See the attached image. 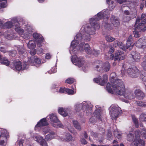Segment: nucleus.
Here are the masks:
<instances>
[{
  "mask_svg": "<svg viewBox=\"0 0 146 146\" xmlns=\"http://www.w3.org/2000/svg\"><path fill=\"white\" fill-rule=\"evenodd\" d=\"M109 14V11L108 9L105 10L99 13L94 18L90 19V26H83L80 32L75 36L74 40L71 42L70 52L72 55V62L73 64L78 67H82L84 72H86L88 69V66L84 65V61L82 57L78 58L75 55L78 53L79 49L80 51L84 50V41H89L91 39L90 35L95 34V30L100 28V25L97 23V21L103 18L105 22L103 23V24L105 28L108 30L111 29L110 25L108 23V15Z\"/></svg>",
  "mask_w": 146,
  "mask_h": 146,
  "instance_id": "nucleus-1",
  "label": "nucleus"
},
{
  "mask_svg": "<svg viewBox=\"0 0 146 146\" xmlns=\"http://www.w3.org/2000/svg\"><path fill=\"white\" fill-rule=\"evenodd\" d=\"M115 73L111 74L110 76L111 83H107L106 90L110 93L113 94L116 93L118 95L123 96L125 98L131 100L134 98L131 91L130 90L125 89L123 82L121 80H115L114 76Z\"/></svg>",
  "mask_w": 146,
  "mask_h": 146,
  "instance_id": "nucleus-2",
  "label": "nucleus"
},
{
  "mask_svg": "<svg viewBox=\"0 0 146 146\" xmlns=\"http://www.w3.org/2000/svg\"><path fill=\"white\" fill-rule=\"evenodd\" d=\"M14 24L15 25V30L20 35H22L24 32V30L21 28L20 25L18 22L17 18L15 17L12 19L11 22L9 21L6 22L3 26H2V28H11Z\"/></svg>",
  "mask_w": 146,
  "mask_h": 146,
  "instance_id": "nucleus-3",
  "label": "nucleus"
},
{
  "mask_svg": "<svg viewBox=\"0 0 146 146\" xmlns=\"http://www.w3.org/2000/svg\"><path fill=\"white\" fill-rule=\"evenodd\" d=\"M81 107L85 114L87 115L91 112L92 106L90 102L84 101L81 104H76L75 106V109L76 112L80 110Z\"/></svg>",
  "mask_w": 146,
  "mask_h": 146,
  "instance_id": "nucleus-4",
  "label": "nucleus"
},
{
  "mask_svg": "<svg viewBox=\"0 0 146 146\" xmlns=\"http://www.w3.org/2000/svg\"><path fill=\"white\" fill-rule=\"evenodd\" d=\"M121 73L123 76L125 74H127L130 77L133 78L138 77L140 74L139 70L135 66L129 68L126 70L123 68Z\"/></svg>",
  "mask_w": 146,
  "mask_h": 146,
  "instance_id": "nucleus-5",
  "label": "nucleus"
},
{
  "mask_svg": "<svg viewBox=\"0 0 146 146\" xmlns=\"http://www.w3.org/2000/svg\"><path fill=\"white\" fill-rule=\"evenodd\" d=\"M27 63L26 62H23L22 64L21 62L19 61H15L13 62L11 65V68L14 70H23L27 68Z\"/></svg>",
  "mask_w": 146,
  "mask_h": 146,
  "instance_id": "nucleus-6",
  "label": "nucleus"
},
{
  "mask_svg": "<svg viewBox=\"0 0 146 146\" xmlns=\"http://www.w3.org/2000/svg\"><path fill=\"white\" fill-rule=\"evenodd\" d=\"M98 65L96 67V70L98 71L103 70L105 72L109 71L110 68V65L108 62L103 63L101 61H98Z\"/></svg>",
  "mask_w": 146,
  "mask_h": 146,
  "instance_id": "nucleus-7",
  "label": "nucleus"
},
{
  "mask_svg": "<svg viewBox=\"0 0 146 146\" xmlns=\"http://www.w3.org/2000/svg\"><path fill=\"white\" fill-rule=\"evenodd\" d=\"M110 113L112 119H116L122 113L121 108L118 106L112 105Z\"/></svg>",
  "mask_w": 146,
  "mask_h": 146,
  "instance_id": "nucleus-8",
  "label": "nucleus"
},
{
  "mask_svg": "<svg viewBox=\"0 0 146 146\" xmlns=\"http://www.w3.org/2000/svg\"><path fill=\"white\" fill-rule=\"evenodd\" d=\"M48 117H49V118L52 122V125L53 127H58L61 128L63 127V125L58 119L56 114L52 113L50 114Z\"/></svg>",
  "mask_w": 146,
  "mask_h": 146,
  "instance_id": "nucleus-9",
  "label": "nucleus"
},
{
  "mask_svg": "<svg viewBox=\"0 0 146 146\" xmlns=\"http://www.w3.org/2000/svg\"><path fill=\"white\" fill-rule=\"evenodd\" d=\"M0 146H5L7 138L9 136V133L6 130L2 128H0Z\"/></svg>",
  "mask_w": 146,
  "mask_h": 146,
  "instance_id": "nucleus-10",
  "label": "nucleus"
},
{
  "mask_svg": "<svg viewBox=\"0 0 146 146\" xmlns=\"http://www.w3.org/2000/svg\"><path fill=\"white\" fill-rule=\"evenodd\" d=\"M139 133L138 131L135 133V139L134 141L131 143V146H144L145 142L139 137Z\"/></svg>",
  "mask_w": 146,
  "mask_h": 146,
  "instance_id": "nucleus-11",
  "label": "nucleus"
},
{
  "mask_svg": "<svg viewBox=\"0 0 146 146\" xmlns=\"http://www.w3.org/2000/svg\"><path fill=\"white\" fill-rule=\"evenodd\" d=\"M43 132L45 134L48 133L45 136V139L47 140H51L56 137L55 133L47 128H46L43 130Z\"/></svg>",
  "mask_w": 146,
  "mask_h": 146,
  "instance_id": "nucleus-12",
  "label": "nucleus"
},
{
  "mask_svg": "<svg viewBox=\"0 0 146 146\" xmlns=\"http://www.w3.org/2000/svg\"><path fill=\"white\" fill-rule=\"evenodd\" d=\"M33 36L34 38V41L36 43L37 45L39 46L43 41V38L42 35L37 33H35L33 34Z\"/></svg>",
  "mask_w": 146,
  "mask_h": 146,
  "instance_id": "nucleus-13",
  "label": "nucleus"
},
{
  "mask_svg": "<svg viewBox=\"0 0 146 146\" xmlns=\"http://www.w3.org/2000/svg\"><path fill=\"white\" fill-rule=\"evenodd\" d=\"M108 79V76L106 75H104L102 77H99L98 78H94V81L95 82L98 83L102 86L104 85Z\"/></svg>",
  "mask_w": 146,
  "mask_h": 146,
  "instance_id": "nucleus-14",
  "label": "nucleus"
},
{
  "mask_svg": "<svg viewBox=\"0 0 146 146\" xmlns=\"http://www.w3.org/2000/svg\"><path fill=\"white\" fill-rule=\"evenodd\" d=\"M135 45L139 48H146V37L139 39L136 42Z\"/></svg>",
  "mask_w": 146,
  "mask_h": 146,
  "instance_id": "nucleus-15",
  "label": "nucleus"
},
{
  "mask_svg": "<svg viewBox=\"0 0 146 146\" xmlns=\"http://www.w3.org/2000/svg\"><path fill=\"white\" fill-rule=\"evenodd\" d=\"M29 61L32 65H35L36 67L38 66L41 62L40 59L36 56L31 57Z\"/></svg>",
  "mask_w": 146,
  "mask_h": 146,
  "instance_id": "nucleus-16",
  "label": "nucleus"
},
{
  "mask_svg": "<svg viewBox=\"0 0 146 146\" xmlns=\"http://www.w3.org/2000/svg\"><path fill=\"white\" fill-rule=\"evenodd\" d=\"M123 52L122 51L119 50L116 51L115 54L114 60H120L124 59L125 56Z\"/></svg>",
  "mask_w": 146,
  "mask_h": 146,
  "instance_id": "nucleus-17",
  "label": "nucleus"
},
{
  "mask_svg": "<svg viewBox=\"0 0 146 146\" xmlns=\"http://www.w3.org/2000/svg\"><path fill=\"white\" fill-rule=\"evenodd\" d=\"M34 139L35 140L40 143L41 146H48L47 143L45 140L39 135H36Z\"/></svg>",
  "mask_w": 146,
  "mask_h": 146,
  "instance_id": "nucleus-18",
  "label": "nucleus"
},
{
  "mask_svg": "<svg viewBox=\"0 0 146 146\" xmlns=\"http://www.w3.org/2000/svg\"><path fill=\"white\" fill-rule=\"evenodd\" d=\"M140 19L138 18L137 19L135 25L136 29H138L139 31H145L146 30V26L143 27L139 24L140 22Z\"/></svg>",
  "mask_w": 146,
  "mask_h": 146,
  "instance_id": "nucleus-19",
  "label": "nucleus"
},
{
  "mask_svg": "<svg viewBox=\"0 0 146 146\" xmlns=\"http://www.w3.org/2000/svg\"><path fill=\"white\" fill-rule=\"evenodd\" d=\"M58 113L64 117H66L68 115V110L67 108H60L58 110Z\"/></svg>",
  "mask_w": 146,
  "mask_h": 146,
  "instance_id": "nucleus-20",
  "label": "nucleus"
},
{
  "mask_svg": "<svg viewBox=\"0 0 146 146\" xmlns=\"http://www.w3.org/2000/svg\"><path fill=\"white\" fill-rule=\"evenodd\" d=\"M48 124V123L46 121V118H44L41 119L39 122H38L35 127V129L37 127L46 125Z\"/></svg>",
  "mask_w": 146,
  "mask_h": 146,
  "instance_id": "nucleus-21",
  "label": "nucleus"
},
{
  "mask_svg": "<svg viewBox=\"0 0 146 146\" xmlns=\"http://www.w3.org/2000/svg\"><path fill=\"white\" fill-rule=\"evenodd\" d=\"M111 21L115 27H118L119 25V21L114 16H113L111 17Z\"/></svg>",
  "mask_w": 146,
  "mask_h": 146,
  "instance_id": "nucleus-22",
  "label": "nucleus"
},
{
  "mask_svg": "<svg viewBox=\"0 0 146 146\" xmlns=\"http://www.w3.org/2000/svg\"><path fill=\"white\" fill-rule=\"evenodd\" d=\"M131 55L133 59L136 61H139L140 58V54L137 52L135 51L132 52L131 53Z\"/></svg>",
  "mask_w": 146,
  "mask_h": 146,
  "instance_id": "nucleus-23",
  "label": "nucleus"
},
{
  "mask_svg": "<svg viewBox=\"0 0 146 146\" xmlns=\"http://www.w3.org/2000/svg\"><path fill=\"white\" fill-rule=\"evenodd\" d=\"M35 42L33 40H29L27 43L28 48L30 49H33L35 48L36 45L35 44Z\"/></svg>",
  "mask_w": 146,
  "mask_h": 146,
  "instance_id": "nucleus-24",
  "label": "nucleus"
},
{
  "mask_svg": "<svg viewBox=\"0 0 146 146\" xmlns=\"http://www.w3.org/2000/svg\"><path fill=\"white\" fill-rule=\"evenodd\" d=\"M73 140V137L72 135L69 133H66L64 138L61 139V140L66 141H71Z\"/></svg>",
  "mask_w": 146,
  "mask_h": 146,
  "instance_id": "nucleus-25",
  "label": "nucleus"
},
{
  "mask_svg": "<svg viewBox=\"0 0 146 146\" xmlns=\"http://www.w3.org/2000/svg\"><path fill=\"white\" fill-rule=\"evenodd\" d=\"M113 0H109L108 2L106 1L107 3L109 4V8L111 11L112 10L115 6V5ZM106 1H107V0H106Z\"/></svg>",
  "mask_w": 146,
  "mask_h": 146,
  "instance_id": "nucleus-26",
  "label": "nucleus"
},
{
  "mask_svg": "<svg viewBox=\"0 0 146 146\" xmlns=\"http://www.w3.org/2000/svg\"><path fill=\"white\" fill-rule=\"evenodd\" d=\"M75 87V86H72V90H71L70 89L67 88L66 89V93H67L69 95H73L76 93V91L74 90V88Z\"/></svg>",
  "mask_w": 146,
  "mask_h": 146,
  "instance_id": "nucleus-27",
  "label": "nucleus"
},
{
  "mask_svg": "<svg viewBox=\"0 0 146 146\" xmlns=\"http://www.w3.org/2000/svg\"><path fill=\"white\" fill-rule=\"evenodd\" d=\"M0 62L2 64L8 66L10 63L9 62L7 58H1L0 60Z\"/></svg>",
  "mask_w": 146,
  "mask_h": 146,
  "instance_id": "nucleus-28",
  "label": "nucleus"
},
{
  "mask_svg": "<svg viewBox=\"0 0 146 146\" xmlns=\"http://www.w3.org/2000/svg\"><path fill=\"white\" fill-rule=\"evenodd\" d=\"M84 49L87 54H90L92 53V50L88 44H85Z\"/></svg>",
  "mask_w": 146,
  "mask_h": 146,
  "instance_id": "nucleus-29",
  "label": "nucleus"
},
{
  "mask_svg": "<svg viewBox=\"0 0 146 146\" xmlns=\"http://www.w3.org/2000/svg\"><path fill=\"white\" fill-rule=\"evenodd\" d=\"M73 123L75 128L79 131L81 130V127L78 122L75 120H73Z\"/></svg>",
  "mask_w": 146,
  "mask_h": 146,
  "instance_id": "nucleus-30",
  "label": "nucleus"
},
{
  "mask_svg": "<svg viewBox=\"0 0 146 146\" xmlns=\"http://www.w3.org/2000/svg\"><path fill=\"white\" fill-rule=\"evenodd\" d=\"M31 28L30 27L27 26L25 28V33L24 34V35L26 34L27 35H28L29 36H30L31 34Z\"/></svg>",
  "mask_w": 146,
  "mask_h": 146,
  "instance_id": "nucleus-31",
  "label": "nucleus"
},
{
  "mask_svg": "<svg viewBox=\"0 0 146 146\" xmlns=\"http://www.w3.org/2000/svg\"><path fill=\"white\" fill-rule=\"evenodd\" d=\"M97 107L98 106H96V108H97ZM98 109H96L94 113L96 115V117L99 120H102L100 118V109L99 108V107H98Z\"/></svg>",
  "mask_w": 146,
  "mask_h": 146,
  "instance_id": "nucleus-32",
  "label": "nucleus"
},
{
  "mask_svg": "<svg viewBox=\"0 0 146 146\" xmlns=\"http://www.w3.org/2000/svg\"><path fill=\"white\" fill-rule=\"evenodd\" d=\"M3 35L5 38L8 39H11L13 38L12 35L8 32H5Z\"/></svg>",
  "mask_w": 146,
  "mask_h": 146,
  "instance_id": "nucleus-33",
  "label": "nucleus"
},
{
  "mask_svg": "<svg viewBox=\"0 0 146 146\" xmlns=\"http://www.w3.org/2000/svg\"><path fill=\"white\" fill-rule=\"evenodd\" d=\"M114 136L119 139H120L122 135L121 132L118 131L117 130H114Z\"/></svg>",
  "mask_w": 146,
  "mask_h": 146,
  "instance_id": "nucleus-34",
  "label": "nucleus"
},
{
  "mask_svg": "<svg viewBox=\"0 0 146 146\" xmlns=\"http://www.w3.org/2000/svg\"><path fill=\"white\" fill-rule=\"evenodd\" d=\"M132 133H133V132L131 131L127 135V139L128 141H131L133 140L134 136L133 135Z\"/></svg>",
  "mask_w": 146,
  "mask_h": 146,
  "instance_id": "nucleus-35",
  "label": "nucleus"
},
{
  "mask_svg": "<svg viewBox=\"0 0 146 146\" xmlns=\"http://www.w3.org/2000/svg\"><path fill=\"white\" fill-rule=\"evenodd\" d=\"M131 41L129 40H127V43H126V45H125V47H127V49L129 48V50L131 49L133 47V45H131Z\"/></svg>",
  "mask_w": 146,
  "mask_h": 146,
  "instance_id": "nucleus-36",
  "label": "nucleus"
},
{
  "mask_svg": "<svg viewBox=\"0 0 146 146\" xmlns=\"http://www.w3.org/2000/svg\"><path fill=\"white\" fill-rule=\"evenodd\" d=\"M7 2L6 0H0V8H3L7 6Z\"/></svg>",
  "mask_w": 146,
  "mask_h": 146,
  "instance_id": "nucleus-37",
  "label": "nucleus"
},
{
  "mask_svg": "<svg viewBox=\"0 0 146 146\" xmlns=\"http://www.w3.org/2000/svg\"><path fill=\"white\" fill-rule=\"evenodd\" d=\"M106 40L108 42H111L115 40L114 38L112 37L111 36L107 35L105 37Z\"/></svg>",
  "mask_w": 146,
  "mask_h": 146,
  "instance_id": "nucleus-38",
  "label": "nucleus"
},
{
  "mask_svg": "<svg viewBox=\"0 0 146 146\" xmlns=\"http://www.w3.org/2000/svg\"><path fill=\"white\" fill-rule=\"evenodd\" d=\"M132 119L133 121L135 124V127L137 128L138 126V120L135 117V116L134 115H132Z\"/></svg>",
  "mask_w": 146,
  "mask_h": 146,
  "instance_id": "nucleus-39",
  "label": "nucleus"
},
{
  "mask_svg": "<svg viewBox=\"0 0 146 146\" xmlns=\"http://www.w3.org/2000/svg\"><path fill=\"white\" fill-rule=\"evenodd\" d=\"M118 46L119 48L123 50H125L127 49V47H125V45L124 44L121 42H119L118 44Z\"/></svg>",
  "mask_w": 146,
  "mask_h": 146,
  "instance_id": "nucleus-40",
  "label": "nucleus"
},
{
  "mask_svg": "<svg viewBox=\"0 0 146 146\" xmlns=\"http://www.w3.org/2000/svg\"><path fill=\"white\" fill-rule=\"evenodd\" d=\"M140 119L142 121H146V114L143 113L141 115L140 117Z\"/></svg>",
  "mask_w": 146,
  "mask_h": 146,
  "instance_id": "nucleus-41",
  "label": "nucleus"
},
{
  "mask_svg": "<svg viewBox=\"0 0 146 146\" xmlns=\"http://www.w3.org/2000/svg\"><path fill=\"white\" fill-rule=\"evenodd\" d=\"M68 130L71 133L75 134L76 133L74 130V129L70 125H69L68 127Z\"/></svg>",
  "mask_w": 146,
  "mask_h": 146,
  "instance_id": "nucleus-42",
  "label": "nucleus"
},
{
  "mask_svg": "<svg viewBox=\"0 0 146 146\" xmlns=\"http://www.w3.org/2000/svg\"><path fill=\"white\" fill-rule=\"evenodd\" d=\"M135 95L137 96V94H141L142 97H144V94L139 90H137L135 91Z\"/></svg>",
  "mask_w": 146,
  "mask_h": 146,
  "instance_id": "nucleus-43",
  "label": "nucleus"
},
{
  "mask_svg": "<svg viewBox=\"0 0 146 146\" xmlns=\"http://www.w3.org/2000/svg\"><path fill=\"white\" fill-rule=\"evenodd\" d=\"M74 81V80L72 78H68L66 80V83L69 84H71Z\"/></svg>",
  "mask_w": 146,
  "mask_h": 146,
  "instance_id": "nucleus-44",
  "label": "nucleus"
},
{
  "mask_svg": "<svg viewBox=\"0 0 146 146\" xmlns=\"http://www.w3.org/2000/svg\"><path fill=\"white\" fill-rule=\"evenodd\" d=\"M141 135L143 136L146 139V130L144 128L143 129L141 132Z\"/></svg>",
  "mask_w": 146,
  "mask_h": 146,
  "instance_id": "nucleus-45",
  "label": "nucleus"
},
{
  "mask_svg": "<svg viewBox=\"0 0 146 146\" xmlns=\"http://www.w3.org/2000/svg\"><path fill=\"white\" fill-rule=\"evenodd\" d=\"M56 68L55 67L52 68L48 72L49 74H51L56 72Z\"/></svg>",
  "mask_w": 146,
  "mask_h": 146,
  "instance_id": "nucleus-46",
  "label": "nucleus"
},
{
  "mask_svg": "<svg viewBox=\"0 0 146 146\" xmlns=\"http://www.w3.org/2000/svg\"><path fill=\"white\" fill-rule=\"evenodd\" d=\"M92 53L90 54H93L95 56H96L98 54L100 53V52L98 50H91Z\"/></svg>",
  "mask_w": 146,
  "mask_h": 146,
  "instance_id": "nucleus-47",
  "label": "nucleus"
},
{
  "mask_svg": "<svg viewBox=\"0 0 146 146\" xmlns=\"http://www.w3.org/2000/svg\"><path fill=\"white\" fill-rule=\"evenodd\" d=\"M136 103L139 106H146V103L145 102H143L140 101H137V102Z\"/></svg>",
  "mask_w": 146,
  "mask_h": 146,
  "instance_id": "nucleus-48",
  "label": "nucleus"
},
{
  "mask_svg": "<svg viewBox=\"0 0 146 146\" xmlns=\"http://www.w3.org/2000/svg\"><path fill=\"white\" fill-rule=\"evenodd\" d=\"M31 50L30 52V54H31L32 55L31 57L33 56H34V55L35 54L36 52V50L34 48L33 49H31Z\"/></svg>",
  "mask_w": 146,
  "mask_h": 146,
  "instance_id": "nucleus-49",
  "label": "nucleus"
},
{
  "mask_svg": "<svg viewBox=\"0 0 146 146\" xmlns=\"http://www.w3.org/2000/svg\"><path fill=\"white\" fill-rule=\"evenodd\" d=\"M38 46V47L37 48V50L38 52V54H40L42 53L43 52V50L42 48L40 47V46H41V45L39 46Z\"/></svg>",
  "mask_w": 146,
  "mask_h": 146,
  "instance_id": "nucleus-50",
  "label": "nucleus"
},
{
  "mask_svg": "<svg viewBox=\"0 0 146 146\" xmlns=\"http://www.w3.org/2000/svg\"><path fill=\"white\" fill-rule=\"evenodd\" d=\"M134 34V36L135 37H138L140 36V35L139 33L137 31H135L133 32Z\"/></svg>",
  "mask_w": 146,
  "mask_h": 146,
  "instance_id": "nucleus-51",
  "label": "nucleus"
},
{
  "mask_svg": "<svg viewBox=\"0 0 146 146\" xmlns=\"http://www.w3.org/2000/svg\"><path fill=\"white\" fill-rule=\"evenodd\" d=\"M19 52L20 54H23L25 51L24 49L22 48L18 49Z\"/></svg>",
  "mask_w": 146,
  "mask_h": 146,
  "instance_id": "nucleus-52",
  "label": "nucleus"
},
{
  "mask_svg": "<svg viewBox=\"0 0 146 146\" xmlns=\"http://www.w3.org/2000/svg\"><path fill=\"white\" fill-rule=\"evenodd\" d=\"M141 66L143 69L146 71V61H144L142 63Z\"/></svg>",
  "mask_w": 146,
  "mask_h": 146,
  "instance_id": "nucleus-53",
  "label": "nucleus"
},
{
  "mask_svg": "<svg viewBox=\"0 0 146 146\" xmlns=\"http://www.w3.org/2000/svg\"><path fill=\"white\" fill-rule=\"evenodd\" d=\"M23 140H21L17 142L16 143L18 144L19 146H23Z\"/></svg>",
  "mask_w": 146,
  "mask_h": 146,
  "instance_id": "nucleus-54",
  "label": "nucleus"
},
{
  "mask_svg": "<svg viewBox=\"0 0 146 146\" xmlns=\"http://www.w3.org/2000/svg\"><path fill=\"white\" fill-rule=\"evenodd\" d=\"M80 141L81 143L85 145L87 143V142L84 138H82L81 139Z\"/></svg>",
  "mask_w": 146,
  "mask_h": 146,
  "instance_id": "nucleus-55",
  "label": "nucleus"
},
{
  "mask_svg": "<svg viewBox=\"0 0 146 146\" xmlns=\"http://www.w3.org/2000/svg\"><path fill=\"white\" fill-rule=\"evenodd\" d=\"M66 89L64 88H60L59 90V92L60 93H65Z\"/></svg>",
  "mask_w": 146,
  "mask_h": 146,
  "instance_id": "nucleus-56",
  "label": "nucleus"
},
{
  "mask_svg": "<svg viewBox=\"0 0 146 146\" xmlns=\"http://www.w3.org/2000/svg\"><path fill=\"white\" fill-rule=\"evenodd\" d=\"M100 134H103L105 132V129L102 128H100L99 129Z\"/></svg>",
  "mask_w": 146,
  "mask_h": 146,
  "instance_id": "nucleus-57",
  "label": "nucleus"
},
{
  "mask_svg": "<svg viewBox=\"0 0 146 146\" xmlns=\"http://www.w3.org/2000/svg\"><path fill=\"white\" fill-rule=\"evenodd\" d=\"M112 136V133L111 131H109L108 132L107 135V136L108 138L109 139H110V138H111V137Z\"/></svg>",
  "mask_w": 146,
  "mask_h": 146,
  "instance_id": "nucleus-58",
  "label": "nucleus"
},
{
  "mask_svg": "<svg viewBox=\"0 0 146 146\" xmlns=\"http://www.w3.org/2000/svg\"><path fill=\"white\" fill-rule=\"evenodd\" d=\"M0 51L4 53H5L7 52V50L5 49L2 47H0Z\"/></svg>",
  "mask_w": 146,
  "mask_h": 146,
  "instance_id": "nucleus-59",
  "label": "nucleus"
},
{
  "mask_svg": "<svg viewBox=\"0 0 146 146\" xmlns=\"http://www.w3.org/2000/svg\"><path fill=\"white\" fill-rule=\"evenodd\" d=\"M95 121V118L93 117H91L89 120L92 123H94Z\"/></svg>",
  "mask_w": 146,
  "mask_h": 146,
  "instance_id": "nucleus-60",
  "label": "nucleus"
},
{
  "mask_svg": "<svg viewBox=\"0 0 146 146\" xmlns=\"http://www.w3.org/2000/svg\"><path fill=\"white\" fill-rule=\"evenodd\" d=\"M119 43L118 40H116L115 41L113 44V46L115 47H116L118 45Z\"/></svg>",
  "mask_w": 146,
  "mask_h": 146,
  "instance_id": "nucleus-61",
  "label": "nucleus"
},
{
  "mask_svg": "<svg viewBox=\"0 0 146 146\" xmlns=\"http://www.w3.org/2000/svg\"><path fill=\"white\" fill-rule=\"evenodd\" d=\"M51 57V55L49 54H46V59H49Z\"/></svg>",
  "mask_w": 146,
  "mask_h": 146,
  "instance_id": "nucleus-62",
  "label": "nucleus"
},
{
  "mask_svg": "<svg viewBox=\"0 0 146 146\" xmlns=\"http://www.w3.org/2000/svg\"><path fill=\"white\" fill-rule=\"evenodd\" d=\"M11 54L12 56H15V54L16 53V52L15 51H11Z\"/></svg>",
  "mask_w": 146,
  "mask_h": 146,
  "instance_id": "nucleus-63",
  "label": "nucleus"
},
{
  "mask_svg": "<svg viewBox=\"0 0 146 146\" xmlns=\"http://www.w3.org/2000/svg\"><path fill=\"white\" fill-rule=\"evenodd\" d=\"M139 24H140L141 25L142 24H146V19H143V20L141 21V23H139Z\"/></svg>",
  "mask_w": 146,
  "mask_h": 146,
  "instance_id": "nucleus-64",
  "label": "nucleus"
}]
</instances>
